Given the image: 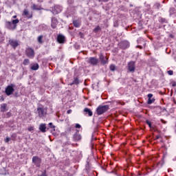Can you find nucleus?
<instances>
[{"label": "nucleus", "instance_id": "nucleus-1", "mask_svg": "<svg viewBox=\"0 0 176 176\" xmlns=\"http://www.w3.org/2000/svg\"><path fill=\"white\" fill-rule=\"evenodd\" d=\"M20 23V21L19 19H11L10 21H6V28H8V30H11L13 31L14 30H16L17 28V24Z\"/></svg>", "mask_w": 176, "mask_h": 176}, {"label": "nucleus", "instance_id": "nucleus-2", "mask_svg": "<svg viewBox=\"0 0 176 176\" xmlns=\"http://www.w3.org/2000/svg\"><path fill=\"white\" fill-rule=\"evenodd\" d=\"M109 109V106L108 105L99 106L96 109V113L97 115H102V113H104Z\"/></svg>", "mask_w": 176, "mask_h": 176}, {"label": "nucleus", "instance_id": "nucleus-3", "mask_svg": "<svg viewBox=\"0 0 176 176\" xmlns=\"http://www.w3.org/2000/svg\"><path fill=\"white\" fill-rule=\"evenodd\" d=\"M37 112L39 118H45L47 113V109L44 107H38Z\"/></svg>", "mask_w": 176, "mask_h": 176}, {"label": "nucleus", "instance_id": "nucleus-4", "mask_svg": "<svg viewBox=\"0 0 176 176\" xmlns=\"http://www.w3.org/2000/svg\"><path fill=\"white\" fill-rule=\"evenodd\" d=\"M14 87L15 86L13 84H10V85L7 86L5 91L6 96H12V94H13L14 92Z\"/></svg>", "mask_w": 176, "mask_h": 176}, {"label": "nucleus", "instance_id": "nucleus-5", "mask_svg": "<svg viewBox=\"0 0 176 176\" xmlns=\"http://www.w3.org/2000/svg\"><path fill=\"white\" fill-rule=\"evenodd\" d=\"M61 10H63V7L60 6H55L52 12L53 14H58V13H61Z\"/></svg>", "mask_w": 176, "mask_h": 176}, {"label": "nucleus", "instance_id": "nucleus-6", "mask_svg": "<svg viewBox=\"0 0 176 176\" xmlns=\"http://www.w3.org/2000/svg\"><path fill=\"white\" fill-rule=\"evenodd\" d=\"M32 162L35 166H36V167H41V158L36 156H34L32 158Z\"/></svg>", "mask_w": 176, "mask_h": 176}, {"label": "nucleus", "instance_id": "nucleus-7", "mask_svg": "<svg viewBox=\"0 0 176 176\" xmlns=\"http://www.w3.org/2000/svg\"><path fill=\"white\" fill-rule=\"evenodd\" d=\"M128 69L130 72L135 71V63L134 61H131L128 63Z\"/></svg>", "mask_w": 176, "mask_h": 176}, {"label": "nucleus", "instance_id": "nucleus-8", "mask_svg": "<svg viewBox=\"0 0 176 176\" xmlns=\"http://www.w3.org/2000/svg\"><path fill=\"white\" fill-rule=\"evenodd\" d=\"M26 54L29 58H34V56H35V54L34 53V50L31 48H28L26 50Z\"/></svg>", "mask_w": 176, "mask_h": 176}, {"label": "nucleus", "instance_id": "nucleus-9", "mask_svg": "<svg viewBox=\"0 0 176 176\" xmlns=\"http://www.w3.org/2000/svg\"><path fill=\"white\" fill-rule=\"evenodd\" d=\"M9 43L14 49H16L19 46V41L17 40L11 39L9 41Z\"/></svg>", "mask_w": 176, "mask_h": 176}, {"label": "nucleus", "instance_id": "nucleus-10", "mask_svg": "<svg viewBox=\"0 0 176 176\" xmlns=\"http://www.w3.org/2000/svg\"><path fill=\"white\" fill-rule=\"evenodd\" d=\"M120 46L122 49H127L130 46V43L127 41H124L120 43Z\"/></svg>", "mask_w": 176, "mask_h": 176}, {"label": "nucleus", "instance_id": "nucleus-11", "mask_svg": "<svg viewBox=\"0 0 176 176\" xmlns=\"http://www.w3.org/2000/svg\"><path fill=\"white\" fill-rule=\"evenodd\" d=\"M58 24V21L57 20V19L56 18H52V23H51V26L52 27V28H56L57 27V25Z\"/></svg>", "mask_w": 176, "mask_h": 176}, {"label": "nucleus", "instance_id": "nucleus-12", "mask_svg": "<svg viewBox=\"0 0 176 176\" xmlns=\"http://www.w3.org/2000/svg\"><path fill=\"white\" fill-rule=\"evenodd\" d=\"M89 63L91 64V65H97V64H98V59L91 57L89 58Z\"/></svg>", "mask_w": 176, "mask_h": 176}, {"label": "nucleus", "instance_id": "nucleus-13", "mask_svg": "<svg viewBox=\"0 0 176 176\" xmlns=\"http://www.w3.org/2000/svg\"><path fill=\"white\" fill-rule=\"evenodd\" d=\"M153 94H148V104H153V102H155V98H153Z\"/></svg>", "mask_w": 176, "mask_h": 176}, {"label": "nucleus", "instance_id": "nucleus-14", "mask_svg": "<svg viewBox=\"0 0 176 176\" xmlns=\"http://www.w3.org/2000/svg\"><path fill=\"white\" fill-rule=\"evenodd\" d=\"M57 41L58 43H64V41H65V37L62 34H59L57 37Z\"/></svg>", "mask_w": 176, "mask_h": 176}, {"label": "nucleus", "instance_id": "nucleus-15", "mask_svg": "<svg viewBox=\"0 0 176 176\" xmlns=\"http://www.w3.org/2000/svg\"><path fill=\"white\" fill-rule=\"evenodd\" d=\"M23 16H25L28 19H31L32 17V14H30L28 10H24Z\"/></svg>", "mask_w": 176, "mask_h": 176}, {"label": "nucleus", "instance_id": "nucleus-16", "mask_svg": "<svg viewBox=\"0 0 176 176\" xmlns=\"http://www.w3.org/2000/svg\"><path fill=\"white\" fill-rule=\"evenodd\" d=\"M39 130L41 131L42 133H46V124H41L39 126Z\"/></svg>", "mask_w": 176, "mask_h": 176}, {"label": "nucleus", "instance_id": "nucleus-17", "mask_svg": "<svg viewBox=\"0 0 176 176\" xmlns=\"http://www.w3.org/2000/svg\"><path fill=\"white\" fill-rule=\"evenodd\" d=\"M31 8H32V10H41V9H42L41 6H38V5H35V4H33L31 6Z\"/></svg>", "mask_w": 176, "mask_h": 176}, {"label": "nucleus", "instance_id": "nucleus-18", "mask_svg": "<svg viewBox=\"0 0 176 176\" xmlns=\"http://www.w3.org/2000/svg\"><path fill=\"white\" fill-rule=\"evenodd\" d=\"M84 112H85L86 113H88L89 116H93V112L89 108H85L84 109Z\"/></svg>", "mask_w": 176, "mask_h": 176}, {"label": "nucleus", "instance_id": "nucleus-19", "mask_svg": "<svg viewBox=\"0 0 176 176\" xmlns=\"http://www.w3.org/2000/svg\"><path fill=\"white\" fill-rule=\"evenodd\" d=\"M31 69H32V71H36V70L39 69V65H38V63L34 64L31 67Z\"/></svg>", "mask_w": 176, "mask_h": 176}, {"label": "nucleus", "instance_id": "nucleus-20", "mask_svg": "<svg viewBox=\"0 0 176 176\" xmlns=\"http://www.w3.org/2000/svg\"><path fill=\"white\" fill-rule=\"evenodd\" d=\"M8 105L6 103H3L1 105V112H6V107Z\"/></svg>", "mask_w": 176, "mask_h": 176}, {"label": "nucleus", "instance_id": "nucleus-21", "mask_svg": "<svg viewBox=\"0 0 176 176\" xmlns=\"http://www.w3.org/2000/svg\"><path fill=\"white\" fill-rule=\"evenodd\" d=\"M73 24H74V27H76L77 28L80 27V23L78 21H74Z\"/></svg>", "mask_w": 176, "mask_h": 176}, {"label": "nucleus", "instance_id": "nucleus-22", "mask_svg": "<svg viewBox=\"0 0 176 176\" xmlns=\"http://www.w3.org/2000/svg\"><path fill=\"white\" fill-rule=\"evenodd\" d=\"M99 31H101V28L100 26H96L94 29V32H95V34H97V32H99Z\"/></svg>", "mask_w": 176, "mask_h": 176}, {"label": "nucleus", "instance_id": "nucleus-23", "mask_svg": "<svg viewBox=\"0 0 176 176\" xmlns=\"http://www.w3.org/2000/svg\"><path fill=\"white\" fill-rule=\"evenodd\" d=\"M154 9H160V3H156L154 6H153Z\"/></svg>", "mask_w": 176, "mask_h": 176}, {"label": "nucleus", "instance_id": "nucleus-24", "mask_svg": "<svg viewBox=\"0 0 176 176\" xmlns=\"http://www.w3.org/2000/svg\"><path fill=\"white\" fill-rule=\"evenodd\" d=\"M79 83V80L76 78L74 79V80L73 81V83H72L71 85H78Z\"/></svg>", "mask_w": 176, "mask_h": 176}, {"label": "nucleus", "instance_id": "nucleus-25", "mask_svg": "<svg viewBox=\"0 0 176 176\" xmlns=\"http://www.w3.org/2000/svg\"><path fill=\"white\" fill-rule=\"evenodd\" d=\"M28 64H30V60H28V59H25V60H23V65H28Z\"/></svg>", "mask_w": 176, "mask_h": 176}, {"label": "nucleus", "instance_id": "nucleus-26", "mask_svg": "<svg viewBox=\"0 0 176 176\" xmlns=\"http://www.w3.org/2000/svg\"><path fill=\"white\" fill-rule=\"evenodd\" d=\"M116 69V66H115L114 65H110V70L111 71H115Z\"/></svg>", "mask_w": 176, "mask_h": 176}, {"label": "nucleus", "instance_id": "nucleus-27", "mask_svg": "<svg viewBox=\"0 0 176 176\" xmlns=\"http://www.w3.org/2000/svg\"><path fill=\"white\" fill-rule=\"evenodd\" d=\"M43 38V36H39L38 37V43H42V38Z\"/></svg>", "mask_w": 176, "mask_h": 176}, {"label": "nucleus", "instance_id": "nucleus-28", "mask_svg": "<svg viewBox=\"0 0 176 176\" xmlns=\"http://www.w3.org/2000/svg\"><path fill=\"white\" fill-rule=\"evenodd\" d=\"M146 122L150 129H152V124L151 123V122L149 120H146Z\"/></svg>", "mask_w": 176, "mask_h": 176}, {"label": "nucleus", "instance_id": "nucleus-29", "mask_svg": "<svg viewBox=\"0 0 176 176\" xmlns=\"http://www.w3.org/2000/svg\"><path fill=\"white\" fill-rule=\"evenodd\" d=\"M107 58H105V59H101V61L102 63V64H107Z\"/></svg>", "mask_w": 176, "mask_h": 176}, {"label": "nucleus", "instance_id": "nucleus-30", "mask_svg": "<svg viewBox=\"0 0 176 176\" xmlns=\"http://www.w3.org/2000/svg\"><path fill=\"white\" fill-rule=\"evenodd\" d=\"M49 127H50L51 129H54V125H53V123L50 122L49 123Z\"/></svg>", "mask_w": 176, "mask_h": 176}, {"label": "nucleus", "instance_id": "nucleus-31", "mask_svg": "<svg viewBox=\"0 0 176 176\" xmlns=\"http://www.w3.org/2000/svg\"><path fill=\"white\" fill-rule=\"evenodd\" d=\"M28 131H34V126H30L28 129Z\"/></svg>", "mask_w": 176, "mask_h": 176}, {"label": "nucleus", "instance_id": "nucleus-32", "mask_svg": "<svg viewBox=\"0 0 176 176\" xmlns=\"http://www.w3.org/2000/svg\"><path fill=\"white\" fill-rule=\"evenodd\" d=\"M74 137H75L76 140H80V135H76Z\"/></svg>", "mask_w": 176, "mask_h": 176}, {"label": "nucleus", "instance_id": "nucleus-33", "mask_svg": "<svg viewBox=\"0 0 176 176\" xmlns=\"http://www.w3.org/2000/svg\"><path fill=\"white\" fill-rule=\"evenodd\" d=\"M11 20H18L17 19V16L14 15L11 18Z\"/></svg>", "mask_w": 176, "mask_h": 176}, {"label": "nucleus", "instance_id": "nucleus-34", "mask_svg": "<svg viewBox=\"0 0 176 176\" xmlns=\"http://www.w3.org/2000/svg\"><path fill=\"white\" fill-rule=\"evenodd\" d=\"M80 127H82V126H80V124H76V129H80Z\"/></svg>", "mask_w": 176, "mask_h": 176}, {"label": "nucleus", "instance_id": "nucleus-35", "mask_svg": "<svg viewBox=\"0 0 176 176\" xmlns=\"http://www.w3.org/2000/svg\"><path fill=\"white\" fill-rule=\"evenodd\" d=\"M9 141H10V138H6L5 142H8Z\"/></svg>", "mask_w": 176, "mask_h": 176}, {"label": "nucleus", "instance_id": "nucleus-36", "mask_svg": "<svg viewBox=\"0 0 176 176\" xmlns=\"http://www.w3.org/2000/svg\"><path fill=\"white\" fill-rule=\"evenodd\" d=\"M168 75H173V72L171 70L168 71Z\"/></svg>", "mask_w": 176, "mask_h": 176}, {"label": "nucleus", "instance_id": "nucleus-37", "mask_svg": "<svg viewBox=\"0 0 176 176\" xmlns=\"http://www.w3.org/2000/svg\"><path fill=\"white\" fill-rule=\"evenodd\" d=\"M38 176H47V175H46V172H43V173H42V175H38Z\"/></svg>", "mask_w": 176, "mask_h": 176}, {"label": "nucleus", "instance_id": "nucleus-38", "mask_svg": "<svg viewBox=\"0 0 176 176\" xmlns=\"http://www.w3.org/2000/svg\"><path fill=\"white\" fill-rule=\"evenodd\" d=\"M172 86H173V87H175L176 82H172Z\"/></svg>", "mask_w": 176, "mask_h": 176}, {"label": "nucleus", "instance_id": "nucleus-39", "mask_svg": "<svg viewBox=\"0 0 176 176\" xmlns=\"http://www.w3.org/2000/svg\"><path fill=\"white\" fill-rule=\"evenodd\" d=\"M67 112V113H71L72 112V110L69 109Z\"/></svg>", "mask_w": 176, "mask_h": 176}, {"label": "nucleus", "instance_id": "nucleus-40", "mask_svg": "<svg viewBox=\"0 0 176 176\" xmlns=\"http://www.w3.org/2000/svg\"><path fill=\"white\" fill-rule=\"evenodd\" d=\"M103 2H108V0H102Z\"/></svg>", "mask_w": 176, "mask_h": 176}, {"label": "nucleus", "instance_id": "nucleus-41", "mask_svg": "<svg viewBox=\"0 0 176 176\" xmlns=\"http://www.w3.org/2000/svg\"><path fill=\"white\" fill-rule=\"evenodd\" d=\"M1 65H2V63H1V61H0V67H1Z\"/></svg>", "mask_w": 176, "mask_h": 176}, {"label": "nucleus", "instance_id": "nucleus-42", "mask_svg": "<svg viewBox=\"0 0 176 176\" xmlns=\"http://www.w3.org/2000/svg\"><path fill=\"white\" fill-rule=\"evenodd\" d=\"M174 2H175V3H176V0H174Z\"/></svg>", "mask_w": 176, "mask_h": 176}]
</instances>
